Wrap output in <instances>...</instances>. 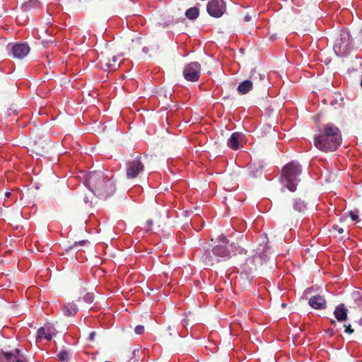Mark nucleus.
Masks as SVG:
<instances>
[{
	"label": "nucleus",
	"mask_w": 362,
	"mask_h": 362,
	"mask_svg": "<svg viewBox=\"0 0 362 362\" xmlns=\"http://www.w3.org/2000/svg\"><path fill=\"white\" fill-rule=\"evenodd\" d=\"M214 243L211 250L204 243L203 252L200 256V260L207 266H213L218 262V258L227 260L232 255L245 254L246 250L235 243H230L224 235H218L216 239L211 240Z\"/></svg>",
	"instance_id": "1"
},
{
	"label": "nucleus",
	"mask_w": 362,
	"mask_h": 362,
	"mask_svg": "<svg viewBox=\"0 0 362 362\" xmlns=\"http://www.w3.org/2000/svg\"><path fill=\"white\" fill-rule=\"evenodd\" d=\"M341 141L342 137L339 129L329 123L325 125L323 131L315 136L314 144L317 148L327 153L337 150Z\"/></svg>",
	"instance_id": "2"
},
{
	"label": "nucleus",
	"mask_w": 362,
	"mask_h": 362,
	"mask_svg": "<svg viewBox=\"0 0 362 362\" xmlns=\"http://www.w3.org/2000/svg\"><path fill=\"white\" fill-rule=\"evenodd\" d=\"M308 210V204L300 197H291L287 199L281 206V215L287 219H296Z\"/></svg>",
	"instance_id": "3"
},
{
	"label": "nucleus",
	"mask_w": 362,
	"mask_h": 362,
	"mask_svg": "<svg viewBox=\"0 0 362 362\" xmlns=\"http://www.w3.org/2000/svg\"><path fill=\"white\" fill-rule=\"evenodd\" d=\"M301 167L298 163L291 161L287 163L281 171L280 181L282 186L291 192L296 191V186L300 181L298 177L301 174Z\"/></svg>",
	"instance_id": "4"
},
{
	"label": "nucleus",
	"mask_w": 362,
	"mask_h": 362,
	"mask_svg": "<svg viewBox=\"0 0 362 362\" xmlns=\"http://www.w3.org/2000/svg\"><path fill=\"white\" fill-rule=\"evenodd\" d=\"M354 48V41L349 32L341 30L335 37L333 49L338 56H346Z\"/></svg>",
	"instance_id": "5"
},
{
	"label": "nucleus",
	"mask_w": 362,
	"mask_h": 362,
	"mask_svg": "<svg viewBox=\"0 0 362 362\" xmlns=\"http://www.w3.org/2000/svg\"><path fill=\"white\" fill-rule=\"evenodd\" d=\"M144 169L145 166L140 156L132 157L126 162V176L129 180L137 177Z\"/></svg>",
	"instance_id": "6"
},
{
	"label": "nucleus",
	"mask_w": 362,
	"mask_h": 362,
	"mask_svg": "<svg viewBox=\"0 0 362 362\" xmlns=\"http://www.w3.org/2000/svg\"><path fill=\"white\" fill-rule=\"evenodd\" d=\"M105 182L103 173L101 172H89L85 179V185L94 194Z\"/></svg>",
	"instance_id": "7"
},
{
	"label": "nucleus",
	"mask_w": 362,
	"mask_h": 362,
	"mask_svg": "<svg viewBox=\"0 0 362 362\" xmlns=\"http://www.w3.org/2000/svg\"><path fill=\"white\" fill-rule=\"evenodd\" d=\"M105 182L103 173L101 172H89L85 179V185L94 194Z\"/></svg>",
	"instance_id": "8"
},
{
	"label": "nucleus",
	"mask_w": 362,
	"mask_h": 362,
	"mask_svg": "<svg viewBox=\"0 0 362 362\" xmlns=\"http://www.w3.org/2000/svg\"><path fill=\"white\" fill-rule=\"evenodd\" d=\"M98 65L105 71H113L119 67L117 56H111L110 53L101 52L98 57Z\"/></svg>",
	"instance_id": "9"
},
{
	"label": "nucleus",
	"mask_w": 362,
	"mask_h": 362,
	"mask_svg": "<svg viewBox=\"0 0 362 362\" xmlns=\"http://www.w3.org/2000/svg\"><path fill=\"white\" fill-rule=\"evenodd\" d=\"M182 73L187 81L196 82L200 76L201 65L198 62H190L184 67Z\"/></svg>",
	"instance_id": "10"
},
{
	"label": "nucleus",
	"mask_w": 362,
	"mask_h": 362,
	"mask_svg": "<svg viewBox=\"0 0 362 362\" xmlns=\"http://www.w3.org/2000/svg\"><path fill=\"white\" fill-rule=\"evenodd\" d=\"M226 10V4L223 0H211L207 4V12L215 18H219Z\"/></svg>",
	"instance_id": "11"
},
{
	"label": "nucleus",
	"mask_w": 362,
	"mask_h": 362,
	"mask_svg": "<svg viewBox=\"0 0 362 362\" xmlns=\"http://www.w3.org/2000/svg\"><path fill=\"white\" fill-rule=\"evenodd\" d=\"M115 191L116 187L114 182L111 180H107L100 189H97V192L95 195L100 199H106L113 195Z\"/></svg>",
	"instance_id": "12"
},
{
	"label": "nucleus",
	"mask_w": 362,
	"mask_h": 362,
	"mask_svg": "<svg viewBox=\"0 0 362 362\" xmlns=\"http://www.w3.org/2000/svg\"><path fill=\"white\" fill-rule=\"evenodd\" d=\"M30 47L27 43H17L11 47V53L13 57L22 59L30 52Z\"/></svg>",
	"instance_id": "13"
},
{
	"label": "nucleus",
	"mask_w": 362,
	"mask_h": 362,
	"mask_svg": "<svg viewBox=\"0 0 362 362\" xmlns=\"http://www.w3.org/2000/svg\"><path fill=\"white\" fill-rule=\"evenodd\" d=\"M248 80L251 82L252 86L259 87L262 82L266 81L267 76L255 69L251 71Z\"/></svg>",
	"instance_id": "14"
},
{
	"label": "nucleus",
	"mask_w": 362,
	"mask_h": 362,
	"mask_svg": "<svg viewBox=\"0 0 362 362\" xmlns=\"http://www.w3.org/2000/svg\"><path fill=\"white\" fill-rule=\"evenodd\" d=\"M245 135L240 132L233 133L228 139L227 145L233 150H237L240 147V143L243 141Z\"/></svg>",
	"instance_id": "15"
},
{
	"label": "nucleus",
	"mask_w": 362,
	"mask_h": 362,
	"mask_svg": "<svg viewBox=\"0 0 362 362\" xmlns=\"http://www.w3.org/2000/svg\"><path fill=\"white\" fill-rule=\"evenodd\" d=\"M308 304L316 310H323L327 307V302L323 296L315 295L309 299Z\"/></svg>",
	"instance_id": "16"
},
{
	"label": "nucleus",
	"mask_w": 362,
	"mask_h": 362,
	"mask_svg": "<svg viewBox=\"0 0 362 362\" xmlns=\"http://www.w3.org/2000/svg\"><path fill=\"white\" fill-rule=\"evenodd\" d=\"M348 310L346 308L344 304H340L336 307L334 315L336 319L339 322H343L347 320Z\"/></svg>",
	"instance_id": "17"
},
{
	"label": "nucleus",
	"mask_w": 362,
	"mask_h": 362,
	"mask_svg": "<svg viewBox=\"0 0 362 362\" xmlns=\"http://www.w3.org/2000/svg\"><path fill=\"white\" fill-rule=\"evenodd\" d=\"M63 314L66 317H71L74 316L78 309L76 304L74 303H68L63 308Z\"/></svg>",
	"instance_id": "18"
},
{
	"label": "nucleus",
	"mask_w": 362,
	"mask_h": 362,
	"mask_svg": "<svg viewBox=\"0 0 362 362\" xmlns=\"http://www.w3.org/2000/svg\"><path fill=\"white\" fill-rule=\"evenodd\" d=\"M252 88L253 86L251 84V82L248 79H247L240 83L237 88V90L240 94L245 95L248 93Z\"/></svg>",
	"instance_id": "19"
},
{
	"label": "nucleus",
	"mask_w": 362,
	"mask_h": 362,
	"mask_svg": "<svg viewBox=\"0 0 362 362\" xmlns=\"http://www.w3.org/2000/svg\"><path fill=\"white\" fill-rule=\"evenodd\" d=\"M0 362H24L16 358V356L10 353L0 354Z\"/></svg>",
	"instance_id": "20"
},
{
	"label": "nucleus",
	"mask_w": 362,
	"mask_h": 362,
	"mask_svg": "<svg viewBox=\"0 0 362 362\" xmlns=\"http://www.w3.org/2000/svg\"><path fill=\"white\" fill-rule=\"evenodd\" d=\"M45 339L47 340L52 339V334L49 332H47L45 328L42 327L38 329L37 332V341Z\"/></svg>",
	"instance_id": "21"
},
{
	"label": "nucleus",
	"mask_w": 362,
	"mask_h": 362,
	"mask_svg": "<svg viewBox=\"0 0 362 362\" xmlns=\"http://www.w3.org/2000/svg\"><path fill=\"white\" fill-rule=\"evenodd\" d=\"M199 13V9L197 8L192 7L186 11L185 16L190 20H194L198 17Z\"/></svg>",
	"instance_id": "22"
},
{
	"label": "nucleus",
	"mask_w": 362,
	"mask_h": 362,
	"mask_svg": "<svg viewBox=\"0 0 362 362\" xmlns=\"http://www.w3.org/2000/svg\"><path fill=\"white\" fill-rule=\"evenodd\" d=\"M57 358L61 361L67 362L69 361V353L65 350H62L58 353Z\"/></svg>",
	"instance_id": "23"
},
{
	"label": "nucleus",
	"mask_w": 362,
	"mask_h": 362,
	"mask_svg": "<svg viewBox=\"0 0 362 362\" xmlns=\"http://www.w3.org/2000/svg\"><path fill=\"white\" fill-rule=\"evenodd\" d=\"M330 232L332 233L334 235H341L344 233V230L342 227L339 226L338 225H333Z\"/></svg>",
	"instance_id": "24"
},
{
	"label": "nucleus",
	"mask_w": 362,
	"mask_h": 362,
	"mask_svg": "<svg viewBox=\"0 0 362 362\" xmlns=\"http://www.w3.org/2000/svg\"><path fill=\"white\" fill-rule=\"evenodd\" d=\"M36 4V1H33V0H29L27 2H25L23 6H22V8L25 11H27L28 10V8L32 6L33 5H35Z\"/></svg>",
	"instance_id": "25"
},
{
	"label": "nucleus",
	"mask_w": 362,
	"mask_h": 362,
	"mask_svg": "<svg viewBox=\"0 0 362 362\" xmlns=\"http://www.w3.org/2000/svg\"><path fill=\"white\" fill-rule=\"evenodd\" d=\"M83 300L87 303H91L94 300V296L93 293H88L83 296Z\"/></svg>",
	"instance_id": "26"
},
{
	"label": "nucleus",
	"mask_w": 362,
	"mask_h": 362,
	"mask_svg": "<svg viewBox=\"0 0 362 362\" xmlns=\"http://www.w3.org/2000/svg\"><path fill=\"white\" fill-rule=\"evenodd\" d=\"M153 225V221L151 219L148 220L146 222V226H145L144 228L146 229V231H150V230H151V228H152Z\"/></svg>",
	"instance_id": "27"
},
{
	"label": "nucleus",
	"mask_w": 362,
	"mask_h": 362,
	"mask_svg": "<svg viewBox=\"0 0 362 362\" xmlns=\"http://www.w3.org/2000/svg\"><path fill=\"white\" fill-rule=\"evenodd\" d=\"M349 216L350 218H351L352 221H357L358 218V216L357 214V212L356 211H350L349 212Z\"/></svg>",
	"instance_id": "28"
},
{
	"label": "nucleus",
	"mask_w": 362,
	"mask_h": 362,
	"mask_svg": "<svg viewBox=\"0 0 362 362\" xmlns=\"http://www.w3.org/2000/svg\"><path fill=\"white\" fill-rule=\"evenodd\" d=\"M134 332L137 334H141L144 332V327L142 325H137L134 329Z\"/></svg>",
	"instance_id": "29"
},
{
	"label": "nucleus",
	"mask_w": 362,
	"mask_h": 362,
	"mask_svg": "<svg viewBox=\"0 0 362 362\" xmlns=\"http://www.w3.org/2000/svg\"><path fill=\"white\" fill-rule=\"evenodd\" d=\"M86 240H81L78 242L76 241L73 243V245L70 247V248L72 249V248L76 247L78 245L83 246L86 244Z\"/></svg>",
	"instance_id": "30"
},
{
	"label": "nucleus",
	"mask_w": 362,
	"mask_h": 362,
	"mask_svg": "<svg viewBox=\"0 0 362 362\" xmlns=\"http://www.w3.org/2000/svg\"><path fill=\"white\" fill-rule=\"evenodd\" d=\"M344 328H345L344 332L346 334H351L354 333V329L351 328V325H344Z\"/></svg>",
	"instance_id": "31"
},
{
	"label": "nucleus",
	"mask_w": 362,
	"mask_h": 362,
	"mask_svg": "<svg viewBox=\"0 0 362 362\" xmlns=\"http://www.w3.org/2000/svg\"><path fill=\"white\" fill-rule=\"evenodd\" d=\"M168 329H169V330H173V332H170V333H169L170 336H173V335H179L178 332H177L176 330H175V327H171L170 326V327H168Z\"/></svg>",
	"instance_id": "32"
},
{
	"label": "nucleus",
	"mask_w": 362,
	"mask_h": 362,
	"mask_svg": "<svg viewBox=\"0 0 362 362\" xmlns=\"http://www.w3.org/2000/svg\"><path fill=\"white\" fill-rule=\"evenodd\" d=\"M95 335H96L95 332H90L89 334V337H88V339L91 341H94Z\"/></svg>",
	"instance_id": "33"
},
{
	"label": "nucleus",
	"mask_w": 362,
	"mask_h": 362,
	"mask_svg": "<svg viewBox=\"0 0 362 362\" xmlns=\"http://www.w3.org/2000/svg\"><path fill=\"white\" fill-rule=\"evenodd\" d=\"M251 19H252V17L250 15L245 16V17L243 18L245 22H249L250 21H251Z\"/></svg>",
	"instance_id": "34"
},
{
	"label": "nucleus",
	"mask_w": 362,
	"mask_h": 362,
	"mask_svg": "<svg viewBox=\"0 0 362 362\" xmlns=\"http://www.w3.org/2000/svg\"><path fill=\"white\" fill-rule=\"evenodd\" d=\"M83 200H84V202H85L86 204H88V203H89V202H90V200H89L88 197H84V199H83Z\"/></svg>",
	"instance_id": "35"
},
{
	"label": "nucleus",
	"mask_w": 362,
	"mask_h": 362,
	"mask_svg": "<svg viewBox=\"0 0 362 362\" xmlns=\"http://www.w3.org/2000/svg\"><path fill=\"white\" fill-rule=\"evenodd\" d=\"M142 50H143V52H144V53H147V52H148V47H144Z\"/></svg>",
	"instance_id": "36"
},
{
	"label": "nucleus",
	"mask_w": 362,
	"mask_h": 362,
	"mask_svg": "<svg viewBox=\"0 0 362 362\" xmlns=\"http://www.w3.org/2000/svg\"><path fill=\"white\" fill-rule=\"evenodd\" d=\"M11 192H7L6 193V196L7 197H9L11 196Z\"/></svg>",
	"instance_id": "37"
},
{
	"label": "nucleus",
	"mask_w": 362,
	"mask_h": 362,
	"mask_svg": "<svg viewBox=\"0 0 362 362\" xmlns=\"http://www.w3.org/2000/svg\"><path fill=\"white\" fill-rule=\"evenodd\" d=\"M358 304L362 307V298H360Z\"/></svg>",
	"instance_id": "38"
},
{
	"label": "nucleus",
	"mask_w": 362,
	"mask_h": 362,
	"mask_svg": "<svg viewBox=\"0 0 362 362\" xmlns=\"http://www.w3.org/2000/svg\"><path fill=\"white\" fill-rule=\"evenodd\" d=\"M332 324H335V321L334 320H331Z\"/></svg>",
	"instance_id": "39"
},
{
	"label": "nucleus",
	"mask_w": 362,
	"mask_h": 362,
	"mask_svg": "<svg viewBox=\"0 0 362 362\" xmlns=\"http://www.w3.org/2000/svg\"><path fill=\"white\" fill-rule=\"evenodd\" d=\"M360 84H361V86L362 87V78L361 80V83Z\"/></svg>",
	"instance_id": "40"
},
{
	"label": "nucleus",
	"mask_w": 362,
	"mask_h": 362,
	"mask_svg": "<svg viewBox=\"0 0 362 362\" xmlns=\"http://www.w3.org/2000/svg\"><path fill=\"white\" fill-rule=\"evenodd\" d=\"M135 354H136V351L134 350V351H133V354H134V355H135Z\"/></svg>",
	"instance_id": "41"
}]
</instances>
